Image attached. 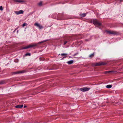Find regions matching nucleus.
<instances>
[{
    "label": "nucleus",
    "instance_id": "f257e3e1",
    "mask_svg": "<svg viewBox=\"0 0 123 123\" xmlns=\"http://www.w3.org/2000/svg\"><path fill=\"white\" fill-rule=\"evenodd\" d=\"M37 46V44H36V43H34L33 44L24 47L22 48V49H26L30 48H32L34 47H36Z\"/></svg>",
    "mask_w": 123,
    "mask_h": 123
},
{
    "label": "nucleus",
    "instance_id": "f03ea898",
    "mask_svg": "<svg viewBox=\"0 0 123 123\" xmlns=\"http://www.w3.org/2000/svg\"><path fill=\"white\" fill-rule=\"evenodd\" d=\"M93 23L95 25L100 26L101 25L100 23H99L96 19H93Z\"/></svg>",
    "mask_w": 123,
    "mask_h": 123
},
{
    "label": "nucleus",
    "instance_id": "7ed1b4c3",
    "mask_svg": "<svg viewBox=\"0 0 123 123\" xmlns=\"http://www.w3.org/2000/svg\"><path fill=\"white\" fill-rule=\"evenodd\" d=\"M90 89V88L85 87L82 88L80 89V90L82 92H86L89 91Z\"/></svg>",
    "mask_w": 123,
    "mask_h": 123
},
{
    "label": "nucleus",
    "instance_id": "20e7f679",
    "mask_svg": "<svg viewBox=\"0 0 123 123\" xmlns=\"http://www.w3.org/2000/svg\"><path fill=\"white\" fill-rule=\"evenodd\" d=\"M34 25L40 29L43 28L42 26L41 25L37 23H35L34 24Z\"/></svg>",
    "mask_w": 123,
    "mask_h": 123
},
{
    "label": "nucleus",
    "instance_id": "39448f33",
    "mask_svg": "<svg viewBox=\"0 0 123 123\" xmlns=\"http://www.w3.org/2000/svg\"><path fill=\"white\" fill-rule=\"evenodd\" d=\"M107 32L110 34H116V32L114 31L109 30L106 31Z\"/></svg>",
    "mask_w": 123,
    "mask_h": 123
},
{
    "label": "nucleus",
    "instance_id": "423d86ee",
    "mask_svg": "<svg viewBox=\"0 0 123 123\" xmlns=\"http://www.w3.org/2000/svg\"><path fill=\"white\" fill-rule=\"evenodd\" d=\"M24 12V11L22 10H20L19 11H15L14 12L17 15H18L21 14H22Z\"/></svg>",
    "mask_w": 123,
    "mask_h": 123
},
{
    "label": "nucleus",
    "instance_id": "0eeeda50",
    "mask_svg": "<svg viewBox=\"0 0 123 123\" xmlns=\"http://www.w3.org/2000/svg\"><path fill=\"white\" fill-rule=\"evenodd\" d=\"M104 64L103 62H99L98 63H96L94 65L95 66H99L102 65H103Z\"/></svg>",
    "mask_w": 123,
    "mask_h": 123
},
{
    "label": "nucleus",
    "instance_id": "6e6552de",
    "mask_svg": "<svg viewBox=\"0 0 123 123\" xmlns=\"http://www.w3.org/2000/svg\"><path fill=\"white\" fill-rule=\"evenodd\" d=\"M15 2L23 3L25 2V1L23 0H13Z\"/></svg>",
    "mask_w": 123,
    "mask_h": 123
},
{
    "label": "nucleus",
    "instance_id": "1a4fd4ad",
    "mask_svg": "<svg viewBox=\"0 0 123 123\" xmlns=\"http://www.w3.org/2000/svg\"><path fill=\"white\" fill-rule=\"evenodd\" d=\"M23 106V105H16L15 107L16 108H20L22 107Z\"/></svg>",
    "mask_w": 123,
    "mask_h": 123
},
{
    "label": "nucleus",
    "instance_id": "9d476101",
    "mask_svg": "<svg viewBox=\"0 0 123 123\" xmlns=\"http://www.w3.org/2000/svg\"><path fill=\"white\" fill-rule=\"evenodd\" d=\"M74 61L73 60H71L68 61L67 63L69 64H71L73 63Z\"/></svg>",
    "mask_w": 123,
    "mask_h": 123
},
{
    "label": "nucleus",
    "instance_id": "9b49d317",
    "mask_svg": "<svg viewBox=\"0 0 123 123\" xmlns=\"http://www.w3.org/2000/svg\"><path fill=\"white\" fill-rule=\"evenodd\" d=\"M112 87V86L111 85H108L106 86V87L108 88H111Z\"/></svg>",
    "mask_w": 123,
    "mask_h": 123
},
{
    "label": "nucleus",
    "instance_id": "f8f14e48",
    "mask_svg": "<svg viewBox=\"0 0 123 123\" xmlns=\"http://www.w3.org/2000/svg\"><path fill=\"white\" fill-rule=\"evenodd\" d=\"M46 40H45L42 41L41 42H39L38 43H36V44H37V45L39 43H43L44 42H46Z\"/></svg>",
    "mask_w": 123,
    "mask_h": 123
},
{
    "label": "nucleus",
    "instance_id": "ddd939ff",
    "mask_svg": "<svg viewBox=\"0 0 123 123\" xmlns=\"http://www.w3.org/2000/svg\"><path fill=\"white\" fill-rule=\"evenodd\" d=\"M86 15V14L85 13H83L80 15V16L81 17H84Z\"/></svg>",
    "mask_w": 123,
    "mask_h": 123
},
{
    "label": "nucleus",
    "instance_id": "4468645a",
    "mask_svg": "<svg viewBox=\"0 0 123 123\" xmlns=\"http://www.w3.org/2000/svg\"><path fill=\"white\" fill-rule=\"evenodd\" d=\"M38 5L39 6H41L42 5V2H40L38 4Z\"/></svg>",
    "mask_w": 123,
    "mask_h": 123
},
{
    "label": "nucleus",
    "instance_id": "2eb2a0df",
    "mask_svg": "<svg viewBox=\"0 0 123 123\" xmlns=\"http://www.w3.org/2000/svg\"><path fill=\"white\" fill-rule=\"evenodd\" d=\"M94 56V54H92L89 56V57H93Z\"/></svg>",
    "mask_w": 123,
    "mask_h": 123
},
{
    "label": "nucleus",
    "instance_id": "dca6fc26",
    "mask_svg": "<svg viewBox=\"0 0 123 123\" xmlns=\"http://www.w3.org/2000/svg\"><path fill=\"white\" fill-rule=\"evenodd\" d=\"M27 25V24L26 23H24L23 24L22 26L23 27H24V26H26Z\"/></svg>",
    "mask_w": 123,
    "mask_h": 123
},
{
    "label": "nucleus",
    "instance_id": "f3484780",
    "mask_svg": "<svg viewBox=\"0 0 123 123\" xmlns=\"http://www.w3.org/2000/svg\"><path fill=\"white\" fill-rule=\"evenodd\" d=\"M25 55L26 56L27 55L30 56L31 55V54L29 53H27L25 54Z\"/></svg>",
    "mask_w": 123,
    "mask_h": 123
},
{
    "label": "nucleus",
    "instance_id": "a211bd4d",
    "mask_svg": "<svg viewBox=\"0 0 123 123\" xmlns=\"http://www.w3.org/2000/svg\"><path fill=\"white\" fill-rule=\"evenodd\" d=\"M67 55V54H61V55L62 56H64L65 55Z\"/></svg>",
    "mask_w": 123,
    "mask_h": 123
},
{
    "label": "nucleus",
    "instance_id": "6ab92c4d",
    "mask_svg": "<svg viewBox=\"0 0 123 123\" xmlns=\"http://www.w3.org/2000/svg\"><path fill=\"white\" fill-rule=\"evenodd\" d=\"M0 10H3V9H2V7L1 6L0 7Z\"/></svg>",
    "mask_w": 123,
    "mask_h": 123
},
{
    "label": "nucleus",
    "instance_id": "aec40b11",
    "mask_svg": "<svg viewBox=\"0 0 123 123\" xmlns=\"http://www.w3.org/2000/svg\"><path fill=\"white\" fill-rule=\"evenodd\" d=\"M111 72V71L105 72V73H108L110 72Z\"/></svg>",
    "mask_w": 123,
    "mask_h": 123
},
{
    "label": "nucleus",
    "instance_id": "412c9836",
    "mask_svg": "<svg viewBox=\"0 0 123 123\" xmlns=\"http://www.w3.org/2000/svg\"><path fill=\"white\" fill-rule=\"evenodd\" d=\"M22 73V72L21 71L18 72H17V73Z\"/></svg>",
    "mask_w": 123,
    "mask_h": 123
},
{
    "label": "nucleus",
    "instance_id": "4be33fe9",
    "mask_svg": "<svg viewBox=\"0 0 123 123\" xmlns=\"http://www.w3.org/2000/svg\"><path fill=\"white\" fill-rule=\"evenodd\" d=\"M67 41L65 42L64 43V45L66 44L67 43Z\"/></svg>",
    "mask_w": 123,
    "mask_h": 123
},
{
    "label": "nucleus",
    "instance_id": "5701e85b",
    "mask_svg": "<svg viewBox=\"0 0 123 123\" xmlns=\"http://www.w3.org/2000/svg\"><path fill=\"white\" fill-rule=\"evenodd\" d=\"M27 107V106L26 105H24V108H26Z\"/></svg>",
    "mask_w": 123,
    "mask_h": 123
},
{
    "label": "nucleus",
    "instance_id": "b1692460",
    "mask_svg": "<svg viewBox=\"0 0 123 123\" xmlns=\"http://www.w3.org/2000/svg\"><path fill=\"white\" fill-rule=\"evenodd\" d=\"M123 0H118V1L120 2L121 1H122Z\"/></svg>",
    "mask_w": 123,
    "mask_h": 123
},
{
    "label": "nucleus",
    "instance_id": "393cba45",
    "mask_svg": "<svg viewBox=\"0 0 123 123\" xmlns=\"http://www.w3.org/2000/svg\"><path fill=\"white\" fill-rule=\"evenodd\" d=\"M66 57H63V58H66Z\"/></svg>",
    "mask_w": 123,
    "mask_h": 123
}]
</instances>
